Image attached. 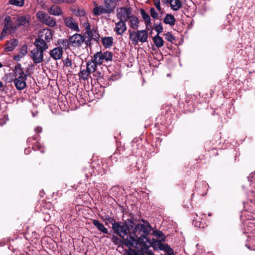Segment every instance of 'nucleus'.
<instances>
[{
  "mask_svg": "<svg viewBox=\"0 0 255 255\" xmlns=\"http://www.w3.org/2000/svg\"><path fill=\"white\" fill-rule=\"evenodd\" d=\"M163 22L166 24L173 26L175 24L176 19L171 14H166L163 19Z\"/></svg>",
  "mask_w": 255,
  "mask_h": 255,
  "instance_id": "22",
  "label": "nucleus"
},
{
  "mask_svg": "<svg viewBox=\"0 0 255 255\" xmlns=\"http://www.w3.org/2000/svg\"><path fill=\"white\" fill-rule=\"evenodd\" d=\"M150 244V246H152L154 249L156 250H160L161 248V245L163 244L159 241L155 240L154 239L152 240V242H149Z\"/></svg>",
  "mask_w": 255,
  "mask_h": 255,
  "instance_id": "33",
  "label": "nucleus"
},
{
  "mask_svg": "<svg viewBox=\"0 0 255 255\" xmlns=\"http://www.w3.org/2000/svg\"><path fill=\"white\" fill-rule=\"evenodd\" d=\"M151 226L148 223L146 224H138L135 225L133 231L129 233L128 239L124 240L128 248H140L146 250L150 247V244L147 236L150 230Z\"/></svg>",
  "mask_w": 255,
  "mask_h": 255,
  "instance_id": "1",
  "label": "nucleus"
},
{
  "mask_svg": "<svg viewBox=\"0 0 255 255\" xmlns=\"http://www.w3.org/2000/svg\"><path fill=\"white\" fill-rule=\"evenodd\" d=\"M167 35H169V37H168V38H166V39H167L168 41H171V38H173V37L169 33H168L167 34Z\"/></svg>",
  "mask_w": 255,
  "mask_h": 255,
  "instance_id": "53",
  "label": "nucleus"
},
{
  "mask_svg": "<svg viewBox=\"0 0 255 255\" xmlns=\"http://www.w3.org/2000/svg\"><path fill=\"white\" fill-rule=\"evenodd\" d=\"M43 23L50 27H54L56 25L55 19L48 15L43 22Z\"/></svg>",
  "mask_w": 255,
  "mask_h": 255,
  "instance_id": "29",
  "label": "nucleus"
},
{
  "mask_svg": "<svg viewBox=\"0 0 255 255\" xmlns=\"http://www.w3.org/2000/svg\"><path fill=\"white\" fill-rule=\"evenodd\" d=\"M64 64L67 67H71L72 65L71 61L69 58H67L65 61Z\"/></svg>",
  "mask_w": 255,
  "mask_h": 255,
  "instance_id": "49",
  "label": "nucleus"
},
{
  "mask_svg": "<svg viewBox=\"0 0 255 255\" xmlns=\"http://www.w3.org/2000/svg\"><path fill=\"white\" fill-rule=\"evenodd\" d=\"M43 53L44 52L35 48L31 51L30 56L35 64H39L43 61Z\"/></svg>",
  "mask_w": 255,
  "mask_h": 255,
  "instance_id": "12",
  "label": "nucleus"
},
{
  "mask_svg": "<svg viewBox=\"0 0 255 255\" xmlns=\"http://www.w3.org/2000/svg\"><path fill=\"white\" fill-rule=\"evenodd\" d=\"M113 40L112 36L104 37L101 38V42L105 47L110 48L113 45Z\"/></svg>",
  "mask_w": 255,
  "mask_h": 255,
  "instance_id": "24",
  "label": "nucleus"
},
{
  "mask_svg": "<svg viewBox=\"0 0 255 255\" xmlns=\"http://www.w3.org/2000/svg\"><path fill=\"white\" fill-rule=\"evenodd\" d=\"M106 220H107L110 223H111L112 225H113L114 223L117 222L116 221H115V219L113 218H112L109 216H106Z\"/></svg>",
  "mask_w": 255,
  "mask_h": 255,
  "instance_id": "47",
  "label": "nucleus"
},
{
  "mask_svg": "<svg viewBox=\"0 0 255 255\" xmlns=\"http://www.w3.org/2000/svg\"><path fill=\"white\" fill-rule=\"evenodd\" d=\"M170 5L172 10L177 11L181 7L182 3L180 0H171Z\"/></svg>",
  "mask_w": 255,
  "mask_h": 255,
  "instance_id": "26",
  "label": "nucleus"
},
{
  "mask_svg": "<svg viewBox=\"0 0 255 255\" xmlns=\"http://www.w3.org/2000/svg\"><path fill=\"white\" fill-rule=\"evenodd\" d=\"M30 150H31V149H30V148H27L25 149L24 153L25 154H28L30 152Z\"/></svg>",
  "mask_w": 255,
  "mask_h": 255,
  "instance_id": "52",
  "label": "nucleus"
},
{
  "mask_svg": "<svg viewBox=\"0 0 255 255\" xmlns=\"http://www.w3.org/2000/svg\"><path fill=\"white\" fill-rule=\"evenodd\" d=\"M27 53V46L26 45H23L20 49L19 53L14 55L13 59L16 61H20L21 59L25 56Z\"/></svg>",
  "mask_w": 255,
  "mask_h": 255,
  "instance_id": "19",
  "label": "nucleus"
},
{
  "mask_svg": "<svg viewBox=\"0 0 255 255\" xmlns=\"http://www.w3.org/2000/svg\"><path fill=\"white\" fill-rule=\"evenodd\" d=\"M153 235L157 238L160 239L162 241H165V237L161 231L158 230L154 231Z\"/></svg>",
  "mask_w": 255,
  "mask_h": 255,
  "instance_id": "37",
  "label": "nucleus"
},
{
  "mask_svg": "<svg viewBox=\"0 0 255 255\" xmlns=\"http://www.w3.org/2000/svg\"><path fill=\"white\" fill-rule=\"evenodd\" d=\"M9 32V30L5 29L3 27V30L1 32L0 40L2 39L4 37H5Z\"/></svg>",
  "mask_w": 255,
  "mask_h": 255,
  "instance_id": "42",
  "label": "nucleus"
},
{
  "mask_svg": "<svg viewBox=\"0 0 255 255\" xmlns=\"http://www.w3.org/2000/svg\"><path fill=\"white\" fill-rule=\"evenodd\" d=\"M139 12L142 18L145 21L146 26H147L149 25L151 23V19L149 14L142 8L140 9Z\"/></svg>",
  "mask_w": 255,
  "mask_h": 255,
  "instance_id": "25",
  "label": "nucleus"
},
{
  "mask_svg": "<svg viewBox=\"0 0 255 255\" xmlns=\"http://www.w3.org/2000/svg\"><path fill=\"white\" fill-rule=\"evenodd\" d=\"M35 48L44 52L48 48V43L45 41L42 40L38 38H36L34 42Z\"/></svg>",
  "mask_w": 255,
  "mask_h": 255,
  "instance_id": "16",
  "label": "nucleus"
},
{
  "mask_svg": "<svg viewBox=\"0 0 255 255\" xmlns=\"http://www.w3.org/2000/svg\"><path fill=\"white\" fill-rule=\"evenodd\" d=\"M93 57L94 58L95 62L99 64V65H100L103 64L105 62L108 63L110 61H112L113 54L110 51L104 52L100 51L96 53Z\"/></svg>",
  "mask_w": 255,
  "mask_h": 255,
  "instance_id": "6",
  "label": "nucleus"
},
{
  "mask_svg": "<svg viewBox=\"0 0 255 255\" xmlns=\"http://www.w3.org/2000/svg\"><path fill=\"white\" fill-rule=\"evenodd\" d=\"M160 250L166 252L168 254V255H174L173 249L167 244H163V245H161Z\"/></svg>",
  "mask_w": 255,
  "mask_h": 255,
  "instance_id": "32",
  "label": "nucleus"
},
{
  "mask_svg": "<svg viewBox=\"0 0 255 255\" xmlns=\"http://www.w3.org/2000/svg\"><path fill=\"white\" fill-rule=\"evenodd\" d=\"M194 225L198 228H203V226H202V224L200 222L197 221V219L194 220Z\"/></svg>",
  "mask_w": 255,
  "mask_h": 255,
  "instance_id": "50",
  "label": "nucleus"
},
{
  "mask_svg": "<svg viewBox=\"0 0 255 255\" xmlns=\"http://www.w3.org/2000/svg\"><path fill=\"white\" fill-rule=\"evenodd\" d=\"M3 27L9 30V33L14 32L17 29L16 24H13L10 16H6L4 18Z\"/></svg>",
  "mask_w": 255,
  "mask_h": 255,
  "instance_id": "13",
  "label": "nucleus"
},
{
  "mask_svg": "<svg viewBox=\"0 0 255 255\" xmlns=\"http://www.w3.org/2000/svg\"><path fill=\"white\" fill-rule=\"evenodd\" d=\"M99 64L96 63L94 61V58L92 57L91 60H89L87 63V68L89 73H94L97 67V65Z\"/></svg>",
  "mask_w": 255,
  "mask_h": 255,
  "instance_id": "21",
  "label": "nucleus"
},
{
  "mask_svg": "<svg viewBox=\"0 0 255 255\" xmlns=\"http://www.w3.org/2000/svg\"><path fill=\"white\" fill-rule=\"evenodd\" d=\"M162 1L163 2H164L165 4H167L168 3L170 4L171 0H162Z\"/></svg>",
  "mask_w": 255,
  "mask_h": 255,
  "instance_id": "54",
  "label": "nucleus"
},
{
  "mask_svg": "<svg viewBox=\"0 0 255 255\" xmlns=\"http://www.w3.org/2000/svg\"><path fill=\"white\" fill-rule=\"evenodd\" d=\"M31 20V16L30 14L18 15L15 20L17 28L23 26L24 28L27 29L30 25Z\"/></svg>",
  "mask_w": 255,
  "mask_h": 255,
  "instance_id": "7",
  "label": "nucleus"
},
{
  "mask_svg": "<svg viewBox=\"0 0 255 255\" xmlns=\"http://www.w3.org/2000/svg\"><path fill=\"white\" fill-rule=\"evenodd\" d=\"M150 13L151 16L154 19H158V14L156 11L154 7H151L150 9Z\"/></svg>",
  "mask_w": 255,
  "mask_h": 255,
  "instance_id": "40",
  "label": "nucleus"
},
{
  "mask_svg": "<svg viewBox=\"0 0 255 255\" xmlns=\"http://www.w3.org/2000/svg\"><path fill=\"white\" fill-rule=\"evenodd\" d=\"M128 32L130 39L133 43H136L138 41L143 43L147 40L148 35L145 30H137L136 32L129 30Z\"/></svg>",
  "mask_w": 255,
  "mask_h": 255,
  "instance_id": "5",
  "label": "nucleus"
},
{
  "mask_svg": "<svg viewBox=\"0 0 255 255\" xmlns=\"http://www.w3.org/2000/svg\"><path fill=\"white\" fill-rule=\"evenodd\" d=\"M2 87H3L2 83L0 81V89L2 88Z\"/></svg>",
  "mask_w": 255,
  "mask_h": 255,
  "instance_id": "55",
  "label": "nucleus"
},
{
  "mask_svg": "<svg viewBox=\"0 0 255 255\" xmlns=\"http://www.w3.org/2000/svg\"><path fill=\"white\" fill-rule=\"evenodd\" d=\"M91 74V73H89L88 71L87 68H86V70H81L79 74V77L81 78H82L84 80H86L88 78L89 75Z\"/></svg>",
  "mask_w": 255,
  "mask_h": 255,
  "instance_id": "36",
  "label": "nucleus"
},
{
  "mask_svg": "<svg viewBox=\"0 0 255 255\" xmlns=\"http://www.w3.org/2000/svg\"><path fill=\"white\" fill-rule=\"evenodd\" d=\"M132 247L128 248V255H139L137 252L131 249Z\"/></svg>",
  "mask_w": 255,
  "mask_h": 255,
  "instance_id": "44",
  "label": "nucleus"
},
{
  "mask_svg": "<svg viewBox=\"0 0 255 255\" xmlns=\"http://www.w3.org/2000/svg\"><path fill=\"white\" fill-rule=\"evenodd\" d=\"M104 3V6L100 5L94 8L93 12L94 15L111 13L117 5L116 0H105Z\"/></svg>",
  "mask_w": 255,
  "mask_h": 255,
  "instance_id": "3",
  "label": "nucleus"
},
{
  "mask_svg": "<svg viewBox=\"0 0 255 255\" xmlns=\"http://www.w3.org/2000/svg\"><path fill=\"white\" fill-rule=\"evenodd\" d=\"M155 30L157 32V34L159 35L163 31V27L161 23L160 22L159 24H154L153 25Z\"/></svg>",
  "mask_w": 255,
  "mask_h": 255,
  "instance_id": "38",
  "label": "nucleus"
},
{
  "mask_svg": "<svg viewBox=\"0 0 255 255\" xmlns=\"http://www.w3.org/2000/svg\"><path fill=\"white\" fill-rule=\"evenodd\" d=\"M48 12L54 16H60L62 15L63 12L60 7L55 4L51 5L47 9Z\"/></svg>",
  "mask_w": 255,
  "mask_h": 255,
  "instance_id": "17",
  "label": "nucleus"
},
{
  "mask_svg": "<svg viewBox=\"0 0 255 255\" xmlns=\"http://www.w3.org/2000/svg\"><path fill=\"white\" fill-rule=\"evenodd\" d=\"M92 223L99 231L105 234H109L108 229L98 220H94Z\"/></svg>",
  "mask_w": 255,
  "mask_h": 255,
  "instance_id": "20",
  "label": "nucleus"
},
{
  "mask_svg": "<svg viewBox=\"0 0 255 255\" xmlns=\"http://www.w3.org/2000/svg\"><path fill=\"white\" fill-rule=\"evenodd\" d=\"M132 15V9L129 6L122 7L117 11V17L118 19L127 21Z\"/></svg>",
  "mask_w": 255,
  "mask_h": 255,
  "instance_id": "8",
  "label": "nucleus"
},
{
  "mask_svg": "<svg viewBox=\"0 0 255 255\" xmlns=\"http://www.w3.org/2000/svg\"><path fill=\"white\" fill-rule=\"evenodd\" d=\"M69 41L72 47H78L81 46L83 43L84 38L81 34L75 33L69 37Z\"/></svg>",
  "mask_w": 255,
  "mask_h": 255,
  "instance_id": "10",
  "label": "nucleus"
},
{
  "mask_svg": "<svg viewBox=\"0 0 255 255\" xmlns=\"http://www.w3.org/2000/svg\"><path fill=\"white\" fill-rule=\"evenodd\" d=\"M36 16L39 21L43 23L46 17L48 16V15L44 12L40 11L37 12Z\"/></svg>",
  "mask_w": 255,
  "mask_h": 255,
  "instance_id": "34",
  "label": "nucleus"
},
{
  "mask_svg": "<svg viewBox=\"0 0 255 255\" xmlns=\"http://www.w3.org/2000/svg\"><path fill=\"white\" fill-rule=\"evenodd\" d=\"M130 28L133 29H137L139 26V21L138 18L133 15H132L128 19Z\"/></svg>",
  "mask_w": 255,
  "mask_h": 255,
  "instance_id": "23",
  "label": "nucleus"
},
{
  "mask_svg": "<svg viewBox=\"0 0 255 255\" xmlns=\"http://www.w3.org/2000/svg\"><path fill=\"white\" fill-rule=\"evenodd\" d=\"M33 149L34 150L36 149H41V145L38 142H36L34 143V145L33 147Z\"/></svg>",
  "mask_w": 255,
  "mask_h": 255,
  "instance_id": "48",
  "label": "nucleus"
},
{
  "mask_svg": "<svg viewBox=\"0 0 255 255\" xmlns=\"http://www.w3.org/2000/svg\"><path fill=\"white\" fill-rule=\"evenodd\" d=\"M14 85L18 90L24 89L26 86V81L27 79V75L24 73L21 65L17 63L14 67L13 70Z\"/></svg>",
  "mask_w": 255,
  "mask_h": 255,
  "instance_id": "2",
  "label": "nucleus"
},
{
  "mask_svg": "<svg viewBox=\"0 0 255 255\" xmlns=\"http://www.w3.org/2000/svg\"><path fill=\"white\" fill-rule=\"evenodd\" d=\"M83 27L86 30V31L90 30L91 29V26L90 24L88 22H84L83 24Z\"/></svg>",
  "mask_w": 255,
  "mask_h": 255,
  "instance_id": "46",
  "label": "nucleus"
},
{
  "mask_svg": "<svg viewBox=\"0 0 255 255\" xmlns=\"http://www.w3.org/2000/svg\"><path fill=\"white\" fill-rule=\"evenodd\" d=\"M53 37V33L49 28H44L40 30L38 33L37 38L45 41L49 43Z\"/></svg>",
  "mask_w": 255,
  "mask_h": 255,
  "instance_id": "9",
  "label": "nucleus"
},
{
  "mask_svg": "<svg viewBox=\"0 0 255 255\" xmlns=\"http://www.w3.org/2000/svg\"><path fill=\"white\" fill-rule=\"evenodd\" d=\"M18 41L17 39L13 38L7 41L5 45L4 50L6 51H12L17 45Z\"/></svg>",
  "mask_w": 255,
  "mask_h": 255,
  "instance_id": "18",
  "label": "nucleus"
},
{
  "mask_svg": "<svg viewBox=\"0 0 255 255\" xmlns=\"http://www.w3.org/2000/svg\"><path fill=\"white\" fill-rule=\"evenodd\" d=\"M73 12L77 16L84 17L85 15V10L83 8H79L75 10Z\"/></svg>",
  "mask_w": 255,
  "mask_h": 255,
  "instance_id": "39",
  "label": "nucleus"
},
{
  "mask_svg": "<svg viewBox=\"0 0 255 255\" xmlns=\"http://www.w3.org/2000/svg\"><path fill=\"white\" fill-rule=\"evenodd\" d=\"M2 67V64L0 62V68Z\"/></svg>",
  "mask_w": 255,
  "mask_h": 255,
  "instance_id": "56",
  "label": "nucleus"
},
{
  "mask_svg": "<svg viewBox=\"0 0 255 255\" xmlns=\"http://www.w3.org/2000/svg\"><path fill=\"white\" fill-rule=\"evenodd\" d=\"M38 135L36 134L33 135L32 137H30L27 138V142L28 143H31L33 140H37L38 138Z\"/></svg>",
  "mask_w": 255,
  "mask_h": 255,
  "instance_id": "45",
  "label": "nucleus"
},
{
  "mask_svg": "<svg viewBox=\"0 0 255 255\" xmlns=\"http://www.w3.org/2000/svg\"><path fill=\"white\" fill-rule=\"evenodd\" d=\"M58 44L60 45L59 47H61L65 49H67L69 46V39L67 40V39H59L58 41Z\"/></svg>",
  "mask_w": 255,
  "mask_h": 255,
  "instance_id": "31",
  "label": "nucleus"
},
{
  "mask_svg": "<svg viewBox=\"0 0 255 255\" xmlns=\"http://www.w3.org/2000/svg\"><path fill=\"white\" fill-rule=\"evenodd\" d=\"M127 30L126 21L119 19V21L116 23L114 31L118 35H122Z\"/></svg>",
  "mask_w": 255,
  "mask_h": 255,
  "instance_id": "14",
  "label": "nucleus"
},
{
  "mask_svg": "<svg viewBox=\"0 0 255 255\" xmlns=\"http://www.w3.org/2000/svg\"><path fill=\"white\" fill-rule=\"evenodd\" d=\"M151 253H152L151 252H149V253H148V254H149V255H151Z\"/></svg>",
  "mask_w": 255,
  "mask_h": 255,
  "instance_id": "57",
  "label": "nucleus"
},
{
  "mask_svg": "<svg viewBox=\"0 0 255 255\" xmlns=\"http://www.w3.org/2000/svg\"><path fill=\"white\" fill-rule=\"evenodd\" d=\"M52 2L57 3H73L75 1V0H51Z\"/></svg>",
  "mask_w": 255,
  "mask_h": 255,
  "instance_id": "41",
  "label": "nucleus"
},
{
  "mask_svg": "<svg viewBox=\"0 0 255 255\" xmlns=\"http://www.w3.org/2000/svg\"><path fill=\"white\" fill-rule=\"evenodd\" d=\"M93 31L91 30L86 31L83 36V38H84V41H85L87 44L88 43L90 42L93 38ZM94 32L96 33V31L94 30Z\"/></svg>",
  "mask_w": 255,
  "mask_h": 255,
  "instance_id": "27",
  "label": "nucleus"
},
{
  "mask_svg": "<svg viewBox=\"0 0 255 255\" xmlns=\"http://www.w3.org/2000/svg\"><path fill=\"white\" fill-rule=\"evenodd\" d=\"M24 0H9L7 4H10L17 7H21L24 5Z\"/></svg>",
  "mask_w": 255,
  "mask_h": 255,
  "instance_id": "30",
  "label": "nucleus"
},
{
  "mask_svg": "<svg viewBox=\"0 0 255 255\" xmlns=\"http://www.w3.org/2000/svg\"><path fill=\"white\" fill-rule=\"evenodd\" d=\"M63 49L61 47L54 48L49 51L50 57L53 59L57 60L62 58L63 55Z\"/></svg>",
  "mask_w": 255,
  "mask_h": 255,
  "instance_id": "15",
  "label": "nucleus"
},
{
  "mask_svg": "<svg viewBox=\"0 0 255 255\" xmlns=\"http://www.w3.org/2000/svg\"><path fill=\"white\" fill-rule=\"evenodd\" d=\"M63 20L65 25L69 29L74 31L79 32L80 29L78 23L72 16H67L63 17Z\"/></svg>",
  "mask_w": 255,
  "mask_h": 255,
  "instance_id": "11",
  "label": "nucleus"
},
{
  "mask_svg": "<svg viewBox=\"0 0 255 255\" xmlns=\"http://www.w3.org/2000/svg\"><path fill=\"white\" fill-rule=\"evenodd\" d=\"M41 152L43 153L44 151H43V150H41Z\"/></svg>",
  "mask_w": 255,
  "mask_h": 255,
  "instance_id": "58",
  "label": "nucleus"
},
{
  "mask_svg": "<svg viewBox=\"0 0 255 255\" xmlns=\"http://www.w3.org/2000/svg\"><path fill=\"white\" fill-rule=\"evenodd\" d=\"M34 131L36 133H40L42 131V128L41 127H37L34 128Z\"/></svg>",
  "mask_w": 255,
  "mask_h": 255,
  "instance_id": "51",
  "label": "nucleus"
},
{
  "mask_svg": "<svg viewBox=\"0 0 255 255\" xmlns=\"http://www.w3.org/2000/svg\"><path fill=\"white\" fill-rule=\"evenodd\" d=\"M122 238L123 239L121 240V239H120L119 238H118L117 237H113L112 238V242L115 244H120V245L124 244L126 246V242H125L124 240H127L128 239V237L126 239L125 238V237L124 238Z\"/></svg>",
  "mask_w": 255,
  "mask_h": 255,
  "instance_id": "35",
  "label": "nucleus"
},
{
  "mask_svg": "<svg viewBox=\"0 0 255 255\" xmlns=\"http://www.w3.org/2000/svg\"><path fill=\"white\" fill-rule=\"evenodd\" d=\"M153 41L155 46L158 48L161 47L164 44L163 40L158 34H156L154 36L153 38Z\"/></svg>",
  "mask_w": 255,
  "mask_h": 255,
  "instance_id": "28",
  "label": "nucleus"
},
{
  "mask_svg": "<svg viewBox=\"0 0 255 255\" xmlns=\"http://www.w3.org/2000/svg\"><path fill=\"white\" fill-rule=\"evenodd\" d=\"M154 3L157 9L159 11H161L160 0H154Z\"/></svg>",
  "mask_w": 255,
  "mask_h": 255,
  "instance_id": "43",
  "label": "nucleus"
},
{
  "mask_svg": "<svg viewBox=\"0 0 255 255\" xmlns=\"http://www.w3.org/2000/svg\"><path fill=\"white\" fill-rule=\"evenodd\" d=\"M114 233L118 235L121 238H124L129 233V227L124 222H117L114 223L112 227Z\"/></svg>",
  "mask_w": 255,
  "mask_h": 255,
  "instance_id": "4",
  "label": "nucleus"
}]
</instances>
